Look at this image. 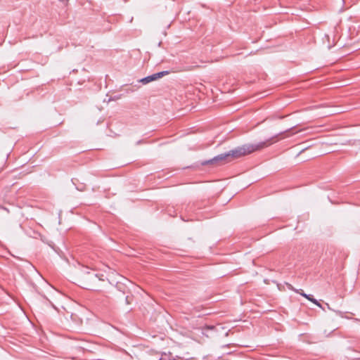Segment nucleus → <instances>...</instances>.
Segmentation results:
<instances>
[{"instance_id": "1", "label": "nucleus", "mask_w": 360, "mask_h": 360, "mask_svg": "<svg viewBox=\"0 0 360 360\" xmlns=\"http://www.w3.org/2000/svg\"><path fill=\"white\" fill-rule=\"evenodd\" d=\"M283 132H281L276 136L266 139L264 141H261L257 143H247L242 145L240 146H238L236 148L231 150L229 151V155L231 161L234 159L239 158L240 157L249 155L255 151L262 150L264 148H266L271 146L273 143L276 141H274L275 138H276L278 135L283 134Z\"/></svg>"}, {"instance_id": "2", "label": "nucleus", "mask_w": 360, "mask_h": 360, "mask_svg": "<svg viewBox=\"0 0 360 360\" xmlns=\"http://www.w3.org/2000/svg\"><path fill=\"white\" fill-rule=\"evenodd\" d=\"M103 275L99 276L97 274L89 271L88 267H83L79 273V278L83 285V288L86 289H92L94 285L98 281H104Z\"/></svg>"}, {"instance_id": "3", "label": "nucleus", "mask_w": 360, "mask_h": 360, "mask_svg": "<svg viewBox=\"0 0 360 360\" xmlns=\"http://www.w3.org/2000/svg\"><path fill=\"white\" fill-rule=\"evenodd\" d=\"M169 74V72L168 71H162V72H157V73H154L151 75H149V76H147L144 78H142L140 82L143 84H146L150 82H153V81H155L159 78H161L163 76L165 75H167Z\"/></svg>"}, {"instance_id": "4", "label": "nucleus", "mask_w": 360, "mask_h": 360, "mask_svg": "<svg viewBox=\"0 0 360 360\" xmlns=\"http://www.w3.org/2000/svg\"><path fill=\"white\" fill-rule=\"evenodd\" d=\"M231 161V158L229 155V153L227 152V153H221V154L215 156L212 159L208 160L207 162V163H216L218 162H229Z\"/></svg>"}, {"instance_id": "5", "label": "nucleus", "mask_w": 360, "mask_h": 360, "mask_svg": "<svg viewBox=\"0 0 360 360\" xmlns=\"http://www.w3.org/2000/svg\"><path fill=\"white\" fill-rule=\"evenodd\" d=\"M301 295H302L303 297H306L307 300H309V301L312 302L314 304H316L317 306L321 307V304H319V302L316 299H314L312 297V295H307V294H306L304 292L301 293Z\"/></svg>"}, {"instance_id": "6", "label": "nucleus", "mask_w": 360, "mask_h": 360, "mask_svg": "<svg viewBox=\"0 0 360 360\" xmlns=\"http://www.w3.org/2000/svg\"><path fill=\"white\" fill-rule=\"evenodd\" d=\"M125 301H126L127 304H129L130 303V300H129V296H126Z\"/></svg>"}]
</instances>
